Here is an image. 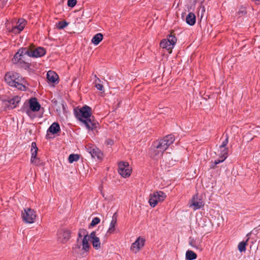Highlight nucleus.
Here are the masks:
<instances>
[{"label":"nucleus","mask_w":260,"mask_h":260,"mask_svg":"<svg viewBox=\"0 0 260 260\" xmlns=\"http://www.w3.org/2000/svg\"><path fill=\"white\" fill-rule=\"evenodd\" d=\"M117 223V217L115 214L112 216V220L110 222L109 229L107 231V234H111L114 233L116 230V225Z\"/></svg>","instance_id":"4be33fe9"},{"label":"nucleus","mask_w":260,"mask_h":260,"mask_svg":"<svg viewBox=\"0 0 260 260\" xmlns=\"http://www.w3.org/2000/svg\"><path fill=\"white\" fill-rule=\"evenodd\" d=\"M76 117L81 121L88 129H92L95 124L94 121L91 118V109L85 106L78 110H75Z\"/></svg>","instance_id":"f03ea898"},{"label":"nucleus","mask_w":260,"mask_h":260,"mask_svg":"<svg viewBox=\"0 0 260 260\" xmlns=\"http://www.w3.org/2000/svg\"><path fill=\"white\" fill-rule=\"evenodd\" d=\"M174 137L172 135H168L159 140L151 149V156L155 159L161 156L163 152L174 142Z\"/></svg>","instance_id":"20e7f679"},{"label":"nucleus","mask_w":260,"mask_h":260,"mask_svg":"<svg viewBox=\"0 0 260 260\" xmlns=\"http://www.w3.org/2000/svg\"><path fill=\"white\" fill-rule=\"evenodd\" d=\"M200 11H201V17H202L203 13L205 11V9L204 8V7L201 5L200 8Z\"/></svg>","instance_id":"4c0bfd02"},{"label":"nucleus","mask_w":260,"mask_h":260,"mask_svg":"<svg viewBox=\"0 0 260 260\" xmlns=\"http://www.w3.org/2000/svg\"><path fill=\"white\" fill-rule=\"evenodd\" d=\"M176 41V38L174 36L170 35L167 39H163L160 42V46L161 48L167 49L169 53H171Z\"/></svg>","instance_id":"1a4fd4ad"},{"label":"nucleus","mask_w":260,"mask_h":260,"mask_svg":"<svg viewBox=\"0 0 260 260\" xmlns=\"http://www.w3.org/2000/svg\"><path fill=\"white\" fill-rule=\"evenodd\" d=\"M47 79L49 82L54 83L58 79V75L54 72L49 71L47 74Z\"/></svg>","instance_id":"5701e85b"},{"label":"nucleus","mask_w":260,"mask_h":260,"mask_svg":"<svg viewBox=\"0 0 260 260\" xmlns=\"http://www.w3.org/2000/svg\"><path fill=\"white\" fill-rule=\"evenodd\" d=\"M100 222V219L99 217H94L92 219L91 222L90 223L91 226H94L95 225L99 223Z\"/></svg>","instance_id":"473e14b6"},{"label":"nucleus","mask_w":260,"mask_h":260,"mask_svg":"<svg viewBox=\"0 0 260 260\" xmlns=\"http://www.w3.org/2000/svg\"><path fill=\"white\" fill-rule=\"evenodd\" d=\"M255 2H259L260 1V0H254Z\"/></svg>","instance_id":"ea45409f"},{"label":"nucleus","mask_w":260,"mask_h":260,"mask_svg":"<svg viewBox=\"0 0 260 260\" xmlns=\"http://www.w3.org/2000/svg\"><path fill=\"white\" fill-rule=\"evenodd\" d=\"M31 164L37 166H40L42 165V162L41 161L39 158L36 157L34 158L32 161H30Z\"/></svg>","instance_id":"2f4dec72"},{"label":"nucleus","mask_w":260,"mask_h":260,"mask_svg":"<svg viewBox=\"0 0 260 260\" xmlns=\"http://www.w3.org/2000/svg\"><path fill=\"white\" fill-rule=\"evenodd\" d=\"M68 23L65 21L59 22L57 25V27L59 29H62L66 27Z\"/></svg>","instance_id":"72a5a7b5"},{"label":"nucleus","mask_w":260,"mask_h":260,"mask_svg":"<svg viewBox=\"0 0 260 260\" xmlns=\"http://www.w3.org/2000/svg\"><path fill=\"white\" fill-rule=\"evenodd\" d=\"M197 257L195 252L192 250H188L186 252L185 258L187 260H193Z\"/></svg>","instance_id":"cd10ccee"},{"label":"nucleus","mask_w":260,"mask_h":260,"mask_svg":"<svg viewBox=\"0 0 260 260\" xmlns=\"http://www.w3.org/2000/svg\"><path fill=\"white\" fill-rule=\"evenodd\" d=\"M145 240L144 239L139 237L133 243L131 247V250L134 253H137L144 245Z\"/></svg>","instance_id":"a211bd4d"},{"label":"nucleus","mask_w":260,"mask_h":260,"mask_svg":"<svg viewBox=\"0 0 260 260\" xmlns=\"http://www.w3.org/2000/svg\"><path fill=\"white\" fill-rule=\"evenodd\" d=\"M196 21V17L194 13L190 12L186 17V22L189 25H193Z\"/></svg>","instance_id":"b1692460"},{"label":"nucleus","mask_w":260,"mask_h":260,"mask_svg":"<svg viewBox=\"0 0 260 260\" xmlns=\"http://www.w3.org/2000/svg\"><path fill=\"white\" fill-rule=\"evenodd\" d=\"M246 13V8L244 7H241L239 11L237 12V14L239 16V17L242 16L244 15H245Z\"/></svg>","instance_id":"7c9ffc66"},{"label":"nucleus","mask_w":260,"mask_h":260,"mask_svg":"<svg viewBox=\"0 0 260 260\" xmlns=\"http://www.w3.org/2000/svg\"><path fill=\"white\" fill-rule=\"evenodd\" d=\"M27 56L31 57H40L46 54V50L43 47H38L34 49L27 48Z\"/></svg>","instance_id":"4468645a"},{"label":"nucleus","mask_w":260,"mask_h":260,"mask_svg":"<svg viewBox=\"0 0 260 260\" xmlns=\"http://www.w3.org/2000/svg\"><path fill=\"white\" fill-rule=\"evenodd\" d=\"M201 2V4L204 2V0H199Z\"/></svg>","instance_id":"58836bf2"},{"label":"nucleus","mask_w":260,"mask_h":260,"mask_svg":"<svg viewBox=\"0 0 260 260\" xmlns=\"http://www.w3.org/2000/svg\"><path fill=\"white\" fill-rule=\"evenodd\" d=\"M118 173L123 177L126 178L130 176L132 168L127 162L122 161L118 165Z\"/></svg>","instance_id":"f8f14e48"},{"label":"nucleus","mask_w":260,"mask_h":260,"mask_svg":"<svg viewBox=\"0 0 260 260\" xmlns=\"http://www.w3.org/2000/svg\"><path fill=\"white\" fill-rule=\"evenodd\" d=\"M38 148L37 147L36 143L35 142H32L31 145V158L30 161H32L34 158L37 157V155L38 153Z\"/></svg>","instance_id":"a878e982"},{"label":"nucleus","mask_w":260,"mask_h":260,"mask_svg":"<svg viewBox=\"0 0 260 260\" xmlns=\"http://www.w3.org/2000/svg\"><path fill=\"white\" fill-rule=\"evenodd\" d=\"M78 237L76 244L73 247V252L82 255L87 253L89 249V237L85 229H80L78 232Z\"/></svg>","instance_id":"f257e3e1"},{"label":"nucleus","mask_w":260,"mask_h":260,"mask_svg":"<svg viewBox=\"0 0 260 260\" xmlns=\"http://www.w3.org/2000/svg\"><path fill=\"white\" fill-rule=\"evenodd\" d=\"M60 130V126L57 122L53 123L49 127L47 132L52 133V134H55Z\"/></svg>","instance_id":"393cba45"},{"label":"nucleus","mask_w":260,"mask_h":260,"mask_svg":"<svg viewBox=\"0 0 260 260\" xmlns=\"http://www.w3.org/2000/svg\"><path fill=\"white\" fill-rule=\"evenodd\" d=\"M204 205L202 199H199L197 195H194L189 203V206L193 207L194 210L200 209Z\"/></svg>","instance_id":"f3484780"},{"label":"nucleus","mask_w":260,"mask_h":260,"mask_svg":"<svg viewBox=\"0 0 260 260\" xmlns=\"http://www.w3.org/2000/svg\"><path fill=\"white\" fill-rule=\"evenodd\" d=\"M18 24L10 30V31H12L14 34L20 33L24 28L26 24V21L23 19H20L18 21Z\"/></svg>","instance_id":"aec40b11"},{"label":"nucleus","mask_w":260,"mask_h":260,"mask_svg":"<svg viewBox=\"0 0 260 260\" xmlns=\"http://www.w3.org/2000/svg\"><path fill=\"white\" fill-rule=\"evenodd\" d=\"M29 109L26 111V114L31 117V112H38L40 110L41 106L35 98H31L29 100Z\"/></svg>","instance_id":"ddd939ff"},{"label":"nucleus","mask_w":260,"mask_h":260,"mask_svg":"<svg viewBox=\"0 0 260 260\" xmlns=\"http://www.w3.org/2000/svg\"><path fill=\"white\" fill-rule=\"evenodd\" d=\"M37 215L34 210L26 208L22 211V217L23 220L27 223H32L35 222Z\"/></svg>","instance_id":"9d476101"},{"label":"nucleus","mask_w":260,"mask_h":260,"mask_svg":"<svg viewBox=\"0 0 260 260\" xmlns=\"http://www.w3.org/2000/svg\"><path fill=\"white\" fill-rule=\"evenodd\" d=\"M20 101V97L15 96L7 102V105L9 109L15 108Z\"/></svg>","instance_id":"412c9836"},{"label":"nucleus","mask_w":260,"mask_h":260,"mask_svg":"<svg viewBox=\"0 0 260 260\" xmlns=\"http://www.w3.org/2000/svg\"><path fill=\"white\" fill-rule=\"evenodd\" d=\"M174 137L172 135H168L159 140L151 149V156L155 159L161 156L163 152L174 142Z\"/></svg>","instance_id":"39448f33"},{"label":"nucleus","mask_w":260,"mask_h":260,"mask_svg":"<svg viewBox=\"0 0 260 260\" xmlns=\"http://www.w3.org/2000/svg\"><path fill=\"white\" fill-rule=\"evenodd\" d=\"M95 86L99 90L102 91L103 90L104 87L101 84L96 83Z\"/></svg>","instance_id":"c9c22d12"},{"label":"nucleus","mask_w":260,"mask_h":260,"mask_svg":"<svg viewBox=\"0 0 260 260\" xmlns=\"http://www.w3.org/2000/svg\"><path fill=\"white\" fill-rule=\"evenodd\" d=\"M106 143L108 145H112L114 143L113 141L111 139H108L106 141Z\"/></svg>","instance_id":"e433bc0d"},{"label":"nucleus","mask_w":260,"mask_h":260,"mask_svg":"<svg viewBox=\"0 0 260 260\" xmlns=\"http://www.w3.org/2000/svg\"><path fill=\"white\" fill-rule=\"evenodd\" d=\"M165 193L161 191L154 192L150 194L149 200V203L151 207H154L159 202H161L166 198Z\"/></svg>","instance_id":"6e6552de"},{"label":"nucleus","mask_w":260,"mask_h":260,"mask_svg":"<svg viewBox=\"0 0 260 260\" xmlns=\"http://www.w3.org/2000/svg\"><path fill=\"white\" fill-rule=\"evenodd\" d=\"M71 238V232L68 229L60 230L57 233L58 241L62 243H66Z\"/></svg>","instance_id":"dca6fc26"},{"label":"nucleus","mask_w":260,"mask_h":260,"mask_svg":"<svg viewBox=\"0 0 260 260\" xmlns=\"http://www.w3.org/2000/svg\"><path fill=\"white\" fill-rule=\"evenodd\" d=\"M79 159V155L77 154H71L69 155L68 160L70 163L77 161Z\"/></svg>","instance_id":"c756f323"},{"label":"nucleus","mask_w":260,"mask_h":260,"mask_svg":"<svg viewBox=\"0 0 260 260\" xmlns=\"http://www.w3.org/2000/svg\"><path fill=\"white\" fill-rule=\"evenodd\" d=\"M77 3V0H68V5L70 7H74Z\"/></svg>","instance_id":"f704fd0d"},{"label":"nucleus","mask_w":260,"mask_h":260,"mask_svg":"<svg viewBox=\"0 0 260 260\" xmlns=\"http://www.w3.org/2000/svg\"><path fill=\"white\" fill-rule=\"evenodd\" d=\"M174 137L172 135H168L159 140L151 149V156L155 159L161 156L163 152L174 142Z\"/></svg>","instance_id":"7ed1b4c3"},{"label":"nucleus","mask_w":260,"mask_h":260,"mask_svg":"<svg viewBox=\"0 0 260 260\" xmlns=\"http://www.w3.org/2000/svg\"><path fill=\"white\" fill-rule=\"evenodd\" d=\"M87 151L90 154L91 157L98 159H102L103 157V154L101 151L96 147L93 145H88L86 147Z\"/></svg>","instance_id":"2eb2a0df"},{"label":"nucleus","mask_w":260,"mask_h":260,"mask_svg":"<svg viewBox=\"0 0 260 260\" xmlns=\"http://www.w3.org/2000/svg\"><path fill=\"white\" fill-rule=\"evenodd\" d=\"M228 142V137L226 135L225 138L222 141L218 150L215 152L216 154L219 156L220 159H216L214 161V166H212V168H214L215 166L224 161L228 156L229 149L227 147Z\"/></svg>","instance_id":"0eeeda50"},{"label":"nucleus","mask_w":260,"mask_h":260,"mask_svg":"<svg viewBox=\"0 0 260 260\" xmlns=\"http://www.w3.org/2000/svg\"><path fill=\"white\" fill-rule=\"evenodd\" d=\"M103 39V35L101 33H98L94 36L91 40V42L94 45H98Z\"/></svg>","instance_id":"bb28decb"},{"label":"nucleus","mask_w":260,"mask_h":260,"mask_svg":"<svg viewBox=\"0 0 260 260\" xmlns=\"http://www.w3.org/2000/svg\"><path fill=\"white\" fill-rule=\"evenodd\" d=\"M89 239H91L93 247L96 250H99L101 248V244L100 238L96 236L95 232H92L89 236Z\"/></svg>","instance_id":"6ab92c4d"},{"label":"nucleus","mask_w":260,"mask_h":260,"mask_svg":"<svg viewBox=\"0 0 260 260\" xmlns=\"http://www.w3.org/2000/svg\"><path fill=\"white\" fill-rule=\"evenodd\" d=\"M247 245V241H242L238 244V250L240 252H245L246 246Z\"/></svg>","instance_id":"c85d7f7f"},{"label":"nucleus","mask_w":260,"mask_h":260,"mask_svg":"<svg viewBox=\"0 0 260 260\" xmlns=\"http://www.w3.org/2000/svg\"><path fill=\"white\" fill-rule=\"evenodd\" d=\"M6 82L10 86L17 88L20 90H24L25 87L24 85V79L17 73L9 72L5 76Z\"/></svg>","instance_id":"423d86ee"},{"label":"nucleus","mask_w":260,"mask_h":260,"mask_svg":"<svg viewBox=\"0 0 260 260\" xmlns=\"http://www.w3.org/2000/svg\"><path fill=\"white\" fill-rule=\"evenodd\" d=\"M27 48H22L18 50L12 58V62L14 63H21L26 60L27 56Z\"/></svg>","instance_id":"9b49d317"}]
</instances>
